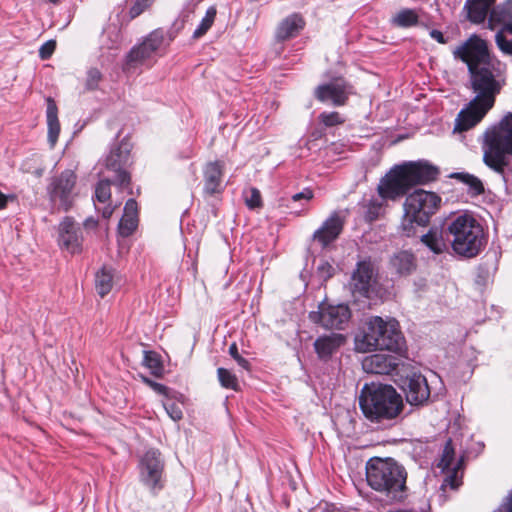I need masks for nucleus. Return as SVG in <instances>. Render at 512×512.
<instances>
[{
    "label": "nucleus",
    "instance_id": "5",
    "mask_svg": "<svg viewBox=\"0 0 512 512\" xmlns=\"http://www.w3.org/2000/svg\"><path fill=\"white\" fill-rule=\"evenodd\" d=\"M404 338L395 319L380 316L368 318L362 332L355 337V349L366 353L373 350L397 352L402 349Z\"/></svg>",
    "mask_w": 512,
    "mask_h": 512
},
{
    "label": "nucleus",
    "instance_id": "45",
    "mask_svg": "<svg viewBox=\"0 0 512 512\" xmlns=\"http://www.w3.org/2000/svg\"><path fill=\"white\" fill-rule=\"evenodd\" d=\"M56 49V41L48 40L39 49V57L42 60L49 59Z\"/></svg>",
    "mask_w": 512,
    "mask_h": 512
},
{
    "label": "nucleus",
    "instance_id": "36",
    "mask_svg": "<svg viewBox=\"0 0 512 512\" xmlns=\"http://www.w3.org/2000/svg\"><path fill=\"white\" fill-rule=\"evenodd\" d=\"M455 451L452 446V440L449 439L443 449L442 457L438 463V467L445 471L446 469L452 468L454 464Z\"/></svg>",
    "mask_w": 512,
    "mask_h": 512
},
{
    "label": "nucleus",
    "instance_id": "50",
    "mask_svg": "<svg viewBox=\"0 0 512 512\" xmlns=\"http://www.w3.org/2000/svg\"><path fill=\"white\" fill-rule=\"evenodd\" d=\"M430 36L434 40H436L438 43L445 44L446 39L444 38V35L441 31L433 29L430 31Z\"/></svg>",
    "mask_w": 512,
    "mask_h": 512
},
{
    "label": "nucleus",
    "instance_id": "41",
    "mask_svg": "<svg viewBox=\"0 0 512 512\" xmlns=\"http://www.w3.org/2000/svg\"><path fill=\"white\" fill-rule=\"evenodd\" d=\"M245 202L247 206L251 209L259 208L262 205L261 195L259 190L256 188H251L246 195Z\"/></svg>",
    "mask_w": 512,
    "mask_h": 512
},
{
    "label": "nucleus",
    "instance_id": "21",
    "mask_svg": "<svg viewBox=\"0 0 512 512\" xmlns=\"http://www.w3.org/2000/svg\"><path fill=\"white\" fill-rule=\"evenodd\" d=\"M139 224V209L137 201L130 198L124 206V213L118 224V232L122 237L131 236Z\"/></svg>",
    "mask_w": 512,
    "mask_h": 512
},
{
    "label": "nucleus",
    "instance_id": "7",
    "mask_svg": "<svg viewBox=\"0 0 512 512\" xmlns=\"http://www.w3.org/2000/svg\"><path fill=\"white\" fill-rule=\"evenodd\" d=\"M447 230L452 236L451 247L459 256L476 257L485 247L484 228L470 213L454 216L448 223Z\"/></svg>",
    "mask_w": 512,
    "mask_h": 512
},
{
    "label": "nucleus",
    "instance_id": "18",
    "mask_svg": "<svg viewBox=\"0 0 512 512\" xmlns=\"http://www.w3.org/2000/svg\"><path fill=\"white\" fill-rule=\"evenodd\" d=\"M398 366V359L388 354H372L363 358L362 368L370 374H390Z\"/></svg>",
    "mask_w": 512,
    "mask_h": 512
},
{
    "label": "nucleus",
    "instance_id": "12",
    "mask_svg": "<svg viewBox=\"0 0 512 512\" xmlns=\"http://www.w3.org/2000/svg\"><path fill=\"white\" fill-rule=\"evenodd\" d=\"M165 41V31L157 28L151 31L143 40L134 45L126 55V66L136 68L151 60L160 50Z\"/></svg>",
    "mask_w": 512,
    "mask_h": 512
},
{
    "label": "nucleus",
    "instance_id": "53",
    "mask_svg": "<svg viewBox=\"0 0 512 512\" xmlns=\"http://www.w3.org/2000/svg\"><path fill=\"white\" fill-rule=\"evenodd\" d=\"M8 198L9 197L0 190V210H3L7 207Z\"/></svg>",
    "mask_w": 512,
    "mask_h": 512
},
{
    "label": "nucleus",
    "instance_id": "31",
    "mask_svg": "<svg viewBox=\"0 0 512 512\" xmlns=\"http://www.w3.org/2000/svg\"><path fill=\"white\" fill-rule=\"evenodd\" d=\"M143 365L150 370L153 376L157 378L162 377L164 366L159 353L155 351H144Z\"/></svg>",
    "mask_w": 512,
    "mask_h": 512
},
{
    "label": "nucleus",
    "instance_id": "17",
    "mask_svg": "<svg viewBox=\"0 0 512 512\" xmlns=\"http://www.w3.org/2000/svg\"><path fill=\"white\" fill-rule=\"evenodd\" d=\"M374 284V273L370 262L361 261L357 264L351 277L352 292L368 297Z\"/></svg>",
    "mask_w": 512,
    "mask_h": 512
},
{
    "label": "nucleus",
    "instance_id": "19",
    "mask_svg": "<svg viewBox=\"0 0 512 512\" xmlns=\"http://www.w3.org/2000/svg\"><path fill=\"white\" fill-rule=\"evenodd\" d=\"M343 225V219L337 212H334L324 221L322 226L314 232L313 239L325 247L338 238L342 232Z\"/></svg>",
    "mask_w": 512,
    "mask_h": 512
},
{
    "label": "nucleus",
    "instance_id": "3",
    "mask_svg": "<svg viewBox=\"0 0 512 512\" xmlns=\"http://www.w3.org/2000/svg\"><path fill=\"white\" fill-rule=\"evenodd\" d=\"M359 405L364 416L375 423L397 419L404 408L401 395L392 386L375 383L363 386Z\"/></svg>",
    "mask_w": 512,
    "mask_h": 512
},
{
    "label": "nucleus",
    "instance_id": "29",
    "mask_svg": "<svg viewBox=\"0 0 512 512\" xmlns=\"http://www.w3.org/2000/svg\"><path fill=\"white\" fill-rule=\"evenodd\" d=\"M421 242L435 254H440L447 248L442 232L438 229H430L428 233L422 235Z\"/></svg>",
    "mask_w": 512,
    "mask_h": 512
},
{
    "label": "nucleus",
    "instance_id": "15",
    "mask_svg": "<svg viewBox=\"0 0 512 512\" xmlns=\"http://www.w3.org/2000/svg\"><path fill=\"white\" fill-rule=\"evenodd\" d=\"M403 390L407 402L411 405H423L430 397V388L427 379L419 373H412L406 377Z\"/></svg>",
    "mask_w": 512,
    "mask_h": 512
},
{
    "label": "nucleus",
    "instance_id": "54",
    "mask_svg": "<svg viewBox=\"0 0 512 512\" xmlns=\"http://www.w3.org/2000/svg\"><path fill=\"white\" fill-rule=\"evenodd\" d=\"M84 226L86 228H96L98 226V221L92 217L87 218L84 222Z\"/></svg>",
    "mask_w": 512,
    "mask_h": 512
},
{
    "label": "nucleus",
    "instance_id": "27",
    "mask_svg": "<svg viewBox=\"0 0 512 512\" xmlns=\"http://www.w3.org/2000/svg\"><path fill=\"white\" fill-rule=\"evenodd\" d=\"M222 170L218 163L207 164L204 170V188L207 194L213 195L219 192Z\"/></svg>",
    "mask_w": 512,
    "mask_h": 512
},
{
    "label": "nucleus",
    "instance_id": "51",
    "mask_svg": "<svg viewBox=\"0 0 512 512\" xmlns=\"http://www.w3.org/2000/svg\"><path fill=\"white\" fill-rule=\"evenodd\" d=\"M114 212V207L108 205L106 206L103 210H102V217L104 219H109L111 218L112 214Z\"/></svg>",
    "mask_w": 512,
    "mask_h": 512
},
{
    "label": "nucleus",
    "instance_id": "49",
    "mask_svg": "<svg viewBox=\"0 0 512 512\" xmlns=\"http://www.w3.org/2000/svg\"><path fill=\"white\" fill-rule=\"evenodd\" d=\"M313 198V192L310 189H305L302 192L296 193L292 196L293 201H299L301 199L310 200Z\"/></svg>",
    "mask_w": 512,
    "mask_h": 512
},
{
    "label": "nucleus",
    "instance_id": "37",
    "mask_svg": "<svg viewBox=\"0 0 512 512\" xmlns=\"http://www.w3.org/2000/svg\"><path fill=\"white\" fill-rule=\"evenodd\" d=\"M103 75L98 68L92 67L87 71L85 86L87 90H96L102 81Z\"/></svg>",
    "mask_w": 512,
    "mask_h": 512
},
{
    "label": "nucleus",
    "instance_id": "47",
    "mask_svg": "<svg viewBox=\"0 0 512 512\" xmlns=\"http://www.w3.org/2000/svg\"><path fill=\"white\" fill-rule=\"evenodd\" d=\"M494 512H512V489L504 499L503 503Z\"/></svg>",
    "mask_w": 512,
    "mask_h": 512
},
{
    "label": "nucleus",
    "instance_id": "9",
    "mask_svg": "<svg viewBox=\"0 0 512 512\" xmlns=\"http://www.w3.org/2000/svg\"><path fill=\"white\" fill-rule=\"evenodd\" d=\"M138 471L140 482L153 496H157L164 489L165 461L158 449L150 448L140 457Z\"/></svg>",
    "mask_w": 512,
    "mask_h": 512
},
{
    "label": "nucleus",
    "instance_id": "48",
    "mask_svg": "<svg viewBox=\"0 0 512 512\" xmlns=\"http://www.w3.org/2000/svg\"><path fill=\"white\" fill-rule=\"evenodd\" d=\"M239 383L237 378L226 370V389L238 390Z\"/></svg>",
    "mask_w": 512,
    "mask_h": 512
},
{
    "label": "nucleus",
    "instance_id": "57",
    "mask_svg": "<svg viewBox=\"0 0 512 512\" xmlns=\"http://www.w3.org/2000/svg\"><path fill=\"white\" fill-rule=\"evenodd\" d=\"M49 2H51L53 4H58L60 2V0H49Z\"/></svg>",
    "mask_w": 512,
    "mask_h": 512
},
{
    "label": "nucleus",
    "instance_id": "14",
    "mask_svg": "<svg viewBox=\"0 0 512 512\" xmlns=\"http://www.w3.org/2000/svg\"><path fill=\"white\" fill-rule=\"evenodd\" d=\"M352 93L351 87L341 78L319 85L315 88L314 96L320 102H331L334 106H342Z\"/></svg>",
    "mask_w": 512,
    "mask_h": 512
},
{
    "label": "nucleus",
    "instance_id": "42",
    "mask_svg": "<svg viewBox=\"0 0 512 512\" xmlns=\"http://www.w3.org/2000/svg\"><path fill=\"white\" fill-rule=\"evenodd\" d=\"M142 379H143V382L146 385H148L151 389H153L156 393L161 394L165 397L170 396V389L167 386H165L161 383L155 382L148 377H142Z\"/></svg>",
    "mask_w": 512,
    "mask_h": 512
},
{
    "label": "nucleus",
    "instance_id": "46",
    "mask_svg": "<svg viewBox=\"0 0 512 512\" xmlns=\"http://www.w3.org/2000/svg\"><path fill=\"white\" fill-rule=\"evenodd\" d=\"M229 354L241 368L246 369L248 367V361L239 354L236 343L230 345Z\"/></svg>",
    "mask_w": 512,
    "mask_h": 512
},
{
    "label": "nucleus",
    "instance_id": "20",
    "mask_svg": "<svg viewBox=\"0 0 512 512\" xmlns=\"http://www.w3.org/2000/svg\"><path fill=\"white\" fill-rule=\"evenodd\" d=\"M344 342L345 338L342 334L331 333L323 335L315 340L314 350L320 360L328 361Z\"/></svg>",
    "mask_w": 512,
    "mask_h": 512
},
{
    "label": "nucleus",
    "instance_id": "33",
    "mask_svg": "<svg viewBox=\"0 0 512 512\" xmlns=\"http://www.w3.org/2000/svg\"><path fill=\"white\" fill-rule=\"evenodd\" d=\"M216 14H217V11H216L215 7L212 6L207 9L206 14L203 17V19L201 20L199 26L193 32V35H192L193 39H195V40L200 39L209 31V29L212 27V25L215 21Z\"/></svg>",
    "mask_w": 512,
    "mask_h": 512
},
{
    "label": "nucleus",
    "instance_id": "11",
    "mask_svg": "<svg viewBox=\"0 0 512 512\" xmlns=\"http://www.w3.org/2000/svg\"><path fill=\"white\" fill-rule=\"evenodd\" d=\"M131 145L122 141L117 147L112 149L106 158V169L113 173V185L121 191H127L132 194V179L129 172L131 166Z\"/></svg>",
    "mask_w": 512,
    "mask_h": 512
},
{
    "label": "nucleus",
    "instance_id": "40",
    "mask_svg": "<svg viewBox=\"0 0 512 512\" xmlns=\"http://www.w3.org/2000/svg\"><path fill=\"white\" fill-rule=\"evenodd\" d=\"M152 4V0H136L129 10L130 19H135L146 11Z\"/></svg>",
    "mask_w": 512,
    "mask_h": 512
},
{
    "label": "nucleus",
    "instance_id": "23",
    "mask_svg": "<svg viewBox=\"0 0 512 512\" xmlns=\"http://www.w3.org/2000/svg\"><path fill=\"white\" fill-rule=\"evenodd\" d=\"M496 0H467L464 8L467 10L468 19L475 23H484L488 14L493 9Z\"/></svg>",
    "mask_w": 512,
    "mask_h": 512
},
{
    "label": "nucleus",
    "instance_id": "30",
    "mask_svg": "<svg viewBox=\"0 0 512 512\" xmlns=\"http://www.w3.org/2000/svg\"><path fill=\"white\" fill-rule=\"evenodd\" d=\"M450 178L459 180L468 186V192L472 196H478L484 192V186L482 181L469 173L466 172H456L450 175Z\"/></svg>",
    "mask_w": 512,
    "mask_h": 512
},
{
    "label": "nucleus",
    "instance_id": "8",
    "mask_svg": "<svg viewBox=\"0 0 512 512\" xmlns=\"http://www.w3.org/2000/svg\"><path fill=\"white\" fill-rule=\"evenodd\" d=\"M441 204V197L434 192L417 189L406 197L404 202L405 217L409 225L403 224L407 236H411L412 223L420 226L428 224L430 217L437 212Z\"/></svg>",
    "mask_w": 512,
    "mask_h": 512
},
{
    "label": "nucleus",
    "instance_id": "6",
    "mask_svg": "<svg viewBox=\"0 0 512 512\" xmlns=\"http://www.w3.org/2000/svg\"><path fill=\"white\" fill-rule=\"evenodd\" d=\"M482 150L485 165L505 178L507 155L512 156V113H507L484 132Z\"/></svg>",
    "mask_w": 512,
    "mask_h": 512
},
{
    "label": "nucleus",
    "instance_id": "55",
    "mask_svg": "<svg viewBox=\"0 0 512 512\" xmlns=\"http://www.w3.org/2000/svg\"><path fill=\"white\" fill-rule=\"evenodd\" d=\"M218 379L222 387H224V367H219L217 370Z\"/></svg>",
    "mask_w": 512,
    "mask_h": 512
},
{
    "label": "nucleus",
    "instance_id": "26",
    "mask_svg": "<svg viewBox=\"0 0 512 512\" xmlns=\"http://www.w3.org/2000/svg\"><path fill=\"white\" fill-rule=\"evenodd\" d=\"M391 267L399 275H409L416 268L415 258L408 251H400L396 253L390 260Z\"/></svg>",
    "mask_w": 512,
    "mask_h": 512
},
{
    "label": "nucleus",
    "instance_id": "44",
    "mask_svg": "<svg viewBox=\"0 0 512 512\" xmlns=\"http://www.w3.org/2000/svg\"><path fill=\"white\" fill-rule=\"evenodd\" d=\"M317 274L326 281L334 274V267L327 261H322L317 267Z\"/></svg>",
    "mask_w": 512,
    "mask_h": 512
},
{
    "label": "nucleus",
    "instance_id": "39",
    "mask_svg": "<svg viewBox=\"0 0 512 512\" xmlns=\"http://www.w3.org/2000/svg\"><path fill=\"white\" fill-rule=\"evenodd\" d=\"M506 34L507 33L499 30L495 35V41L503 53L512 55V41L506 38Z\"/></svg>",
    "mask_w": 512,
    "mask_h": 512
},
{
    "label": "nucleus",
    "instance_id": "35",
    "mask_svg": "<svg viewBox=\"0 0 512 512\" xmlns=\"http://www.w3.org/2000/svg\"><path fill=\"white\" fill-rule=\"evenodd\" d=\"M111 185L113 178L100 180L95 187V199L98 202L106 203L111 199Z\"/></svg>",
    "mask_w": 512,
    "mask_h": 512
},
{
    "label": "nucleus",
    "instance_id": "16",
    "mask_svg": "<svg viewBox=\"0 0 512 512\" xmlns=\"http://www.w3.org/2000/svg\"><path fill=\"white\" fill-rule=\"evenodd\" d=\"M59 245L71 254L80 253L82 250L81 229L76 225L72 217L66 216L59 224Z\"/></svg>",
    "mask_w": 512,
    "mask_h": 512
},
{
    "label": "nucleus",
    "instance_id": "4",
    "mask_svg": "<svg viewBox=\"0 0 512 512\" xmlns=\"http://www.w3.org/2000/svg\"><path fill=\"white\" fill-rule=\"evenodd\" d=\"M368 485L383 493L389 502H401L406 497L407 472L391 458H372L366 465Z\"/></svg>",
    "mask_w": 512,
    "mask_h": 512
},
{
    "label": "nucleus",
    "instance_id": "34",
    "mask_svg": "<svg viewBox=\"0 0 512 512\" xmlns=\"http://www.w3.org/2000/svg\"><path fill=\"white\" fill-rule=\"evenodd\" d=\"M418 15L414 10L404 9L397 13L393 18V23L399 27H410L416 25Z\"/></svg>",
    "mask_w": 512,
    "mask_h": 512
},
{
    "label": "nucleus",
    "instance_id": "56",
    "mask_svg": "<svg viewBox=\"0 0 512 512\" xmlns=\"http://www.w3.org/2000/svg\"><path fill=\"white\" fill-rule=\"evenodd\" d=\"M335 511H336L335 505H333V504H326L325 505V512H335Z\"/></svg>",
    "mask_w": 512,
    "mask_h": 512
},
{
    "label": "nucleus",
    "instance_id": "52",
    "mask_svg": "<svg viewBox=\"0 0 512 512\" xmlns=\"http://www.w3.org/2000/svg\"><path fill=\"white\" fill-rule=\"evenodd\" d=\"M501 26H502V28L500 29L501 31L512 35V18L510 20H508L507 22H505L504 24H502Z\"/></svg>",
    "mask_w": 512,
    "mask_h": 512
},
{
    "label": "nucleus",
    "instance_id": "43",
    "mask_svg": "<svg viewBox=\"0 0 512 512\" xmlns=\"http://www.w3.org/2000/svg\"><path fill=\"white\" fill-rule=\"evenodd\" d=\"M164 408L172 420L179 421L183 418L182 409L178 404L174 402L165 403Z\"/></svg>",
    "mask_w": 512,
    "mask_h": 512
},
{
    "label": "nucleus",
    "instance_id": "24",
    "mask_svg": "<svg viewBox=\"0 0 512 512\" xmlns=\"http://www.w3.org/2000/svg\"><path fill=\"white\" fill-rule=\"evenodd\" d=\"M47 110V127H48V142L51 147H54L58 141V137L61 131L60 122L58 119V107L55 100L51 97L46 99Z\"/></svg>",
    "mask_w": 512,
    "mask_h": 512
},
{
    "label": "nucleus",
    "instance_id": "25",
    "mask_svg": "<svg viewBox=\"0 0 512 512\" xmlns=\"http://www.w3.org/2000/svg\"><path fill=\"white\" fill-rule=\"evenodd\" d=\"M512 19V0H506L493 7L488 18V28L494 30L497 26Z\"/></svg>",
    "mask_w": 512,
    "mask_h": 512
},
{
    "label": "nucleus",
    "instance_id": "22",
    "mask_svg": "<svg viewBox=\"0 0 512 512\" xmlns=\"http://www.w3.org/2000/svg\"><path fill=\"white\" fill-rule=\"evenodd\" d=\"M304 26L305 21L300 14H291L279 23L275 36L277 40L285 41L287 39L296 37L304 28Z\"/></svg>",
    "mask_w": 512,
    "mask_h": 512
},
{
    "label": "nucleus",
    "instance_id": "38",
    "mask_svg": "<svg viewBox=\"0 0 512 512\" xmlns=\"http://www.w3.org/2000/svg\"><path fill=\"white\" fill-rule=\"evenodd\" d=\"M319 120L326 127H333L344 122V119L338 112H323L319 115Z\"/></svg>",
    "mask_w": 512,
    "mask_h": 512
},
{
    "label": "nucleus",
    "instance_id": "28",
    "mask_svg": "<svg viewBox=\"0 0 512 512\" xmlns=\"http://www.w3.org/2000/svg\"><path fill=\"white\" fill-rule=\"evenodd\" d=\"M113 270L102 267L95 275V289L100 297H105L113 288Z\"/></svg>",
    "mask_w": 512,
    "mask_h": 512
},
{
    "label": "nucleus",
    "instance_id": "1",
    "mask_svg": "<svg viewBox=\"0 0 512 512\" xmlns=\"http://www.w3.org/2000/svg\"><path fill=\"white\" fill-rule=\"evenodd\" d=\"M453 53L467 64L475 94L455 120L454 131L463 132L477 125L494 106L496 95L505 84V65L490 56L486 42L477 36L470 37Z\"/></svg>",
    "mask_w": 512,
    "mask_h": 512
},
{
    "label": "nucleus",
    "instance_id": "32",
    "mask_svg": "<svg viewBox=\"0 0 512 512\" xmlns=\"http://www.w3.org/2000/svg\"><path fill=\"white\" fill-rule=\"evenodd\" d=\"M462 460H458L455 465L443 471L446 473L444 481L441 485L442 489H445L446 486H450L451 489H457L462 484Z\"/></svg>",
    "mask_w": 512,
    "mask_h": 512
},
{
    "label": "nucleus",
    "instance_id": "2",
    "mask_svg": "<svg viewBox=\"0 0 512 512\" xmlns=\"http://www.w3.org/2000/svg\"><path fill=\"white\" fill-rule=\"evenodd\" d=\"M438 175V168L426 161L408 162L394 167L378 184L379 198L373 197L364 205L365 219L369 222L376 220L387 200L395 201L406 195L412 187L436 180Z\"/></svg>",
    "mask_w": 512,
    "mask_h": 512
},
{
    "label": "nucleus",
    "instance_id": "10",
    "mask_svg": "<svg viewBox=\"0 0 512 512\" xmlns=\"http://www.w3.org/2000/svg\"><path fill=\"white\" fill-rule=\"evenodd\" d=\"M76 184L77 175L70 169H66L50 179L46 190L53 210L67 212L73 207Z\"/></svg>",
    "mask_w": 512,
    "mask_h": 512
},
{
    "label": "nucleus",
    "instance_id": "13",
    "mask_svg": "<svg viewBox=\"0 0 512 512\" xmlns=\"http://www.w3.org/2000/svg\"><path fill=\"white\" fill-rule=\"evenodd\" d=\"M351 317L350 309L345 304L332 305L321 302L317 311L309 313V319L326 329H344Z\"/></svg>",
    "mask_w": 512,
    "mask_h": 512
}]
</instances>
